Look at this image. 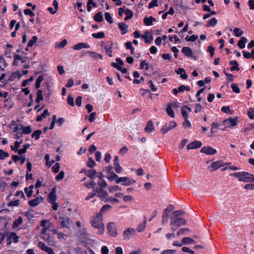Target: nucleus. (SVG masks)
Segmentation results:
<instances>
[{
	"label": "nucleus",
	"instance_id": "1",
	"mask_svg": "<svg viewBox=\"0 0 254 254\" xmlns=\"http://www.w3.org/2000/svg\"><path fill=\"white\" fill-rule=\"evenodd\" d=\"M91 225L95 228L98 230V234L101 235L104 233V225L102 222V215L100 213H98L91 220Z\"/></svg>",
	"mask_w": 254,
	"mask_h": 254
},
{
	"label": "nucleus",
	"instance_id": "2",
	"mask_svg": "<svg viewBox=\"0 0 254 254\" xmlns=\"http://www.w3.org/2000/svg\"><path fill=\"white\" fill-rule=\"evenodd\" d=\"M174 206L171 204L168 205L166 208L164 210V211L163 212L162 218L163 220L162 222L163 223H166L169 219V215L171 213V224L173 226L174 223H175V221H174V218L175 217V212H173L171 213V211L172 209L174 208Z\"/></svg>",
	"mask_w": 254,
	"mask_h": 254
},
{
	"label": "nucleus",
	"instance_id": "3",
	"mask_svg": "<svg viewBox=\"0 0 254 254\" xmlns=\"http://www.w3.org/2000/svg\"><path fill=\"white\" fill-rule=\"evenodd\" d=\"M233 177L238 179L240 182H244L245 183L249 182L251 179V174L247 172H236L232 174Z\"/></svg>",
	"mask_w": 254,
	"mask_h": 254
},
{
	"label": "nucleus",
	"instance_id": "4",
	"mask_svg": "<svg viewBox=\"0 0 254 254\" xmlns=\"http://www.w3.org/2000/svg\"><path fill=\"white\" fill-rule=\"evenodd\" d=\"M59 221L62 228H69V226L71 223V219L65 215H61L59 217Z\"/></svg>",
	"mask_w": 254,
	"mask_h": 254
},
{
	"label": "nucleus",
	"instance_id": "5",
	"mask_svg": "<svg viewBox=\"0 0 254 254\" xmlns=\"http://www.w3.org/2000/svg\"><path fill=\"white\" fill-rule=\"evenodd\" d=\"M116 183L118 184L121 183L122 185L125 186H128L136 183V181L133 179L127 177H120L116 180Z\"/></svg>",
	"mask_w": 254,
	"mask_h": 254
},
{
	"label": "nucleus",
	"instance_id": "6",
	"mask_svg": "<svg viewBox=\"0 0 254 254\" xmlns=\"http://www.w3.org/2000/svg\"><path fill=\"white\" fill-rule=\"evenodd\" d=\"M40 225L43 227L41 231V234L42 235L47 234V232L50 229L52 223L50 221L47 219H43L41 220Z\"/></svg>",
	"mask_w": 254,
	"mask_h": 254
},
{
	"label": "nucleus",
	"instance_id": "7",
	"mask_svg": "<svg viewBox=\"0 0 254 254\" xmlns=\"http://www.w3.org/2000/svg\"><path fill=\"white\" fill-rule=\"evenodd\" d=\"M226 165L225 163L223 162L222 161H217L212 162L209 166L208 169L210 170V171L212 172L214 170H216L220 168L221 167H223Z\"/></svg>",
	"mask_w": 254,
	"mask_h": 254
},
{
	"label": "nucleus",
	"instance_id": "8",
	"mask_svg": "<svg viewBox=\"0 0 254 254\" xmlns=\"http://www.w3.org/2000/svg\"><path fill=\"white\" fill-rule=\"evenodd\" d=\"M56 188H53L47 196V199L49 203H54L57 200Z\"/></svg>",
	"mask_w": 254,
	"mask_h": 254
},
{
	"label": "nucleus",
	"instance_id": "9",
	"mask_svg": "<svg viewBox=\"0 0 254 254\" xmlns=\"http://www.w3.org/2000/svg\"><path fill=\"white\" fill-rule=\"evenodd\" d=\"M200 152L208 155H212L217 153V150L210 146H204L201 148Z\"/></svg>",
	"mask_w": 254,
	"mask_h": 254
},
{
	"label": "nucleus",
	"instance_id": "10",
	"mask_svg": "<svg viewBox=\"0 0 254 254\" xmlns=\"http://www.w3.org/2000/svg\"><path fill=\"white\" fill-rule=\"evenodd\" d=\"M107 229L112 236L116 237L117 235V230L115 223L109 222L107 225Z\"/></svg>",
	"mask_w": 254,
	"mask_h": 254
},
{
	"label": "nucleus",
	"instance_id": "11",
	"mask_svg": "<svg viewBox=\"0 0 254 254\" xmlns=\"http://www.w3.org/2000/svg\"><path fill=\"white\" fill-rule=\"evenodd\" d=\"M202 143L200 141L195 140L189 143L187 147L188 150L194 149L200 147Z\"/></svg>",
	"mask_w": 254,
	"mask_h": 254
},
{
	"label": "nucleus",
	"instance_id": "12",
	"mask_svg": "<svg viewBox=\"0 0 254 254\" xmlns=\"http://www.w3.org/2000/svg\"><path fill=\"white\" fill-rule=\"evenodd\" d=\"M175 127V122L171 121L168 123H166L162 128L161 131L163 134H165L171 128Z\"/></svg>",
	"mask_w": 254,
	"mask_h": 254
},
{
	"label": "nucleus",
	"instance_id": "13",
	"mask_svg": "<svg viewBox=\"0 0 254 254\" xmlns=\"http://www.w3.org/2000/svg\"><path fill=\"white\" fill-rule=\"evenodd\" d=\"M135 230L132 228H128L124 231V237L125 240L129 239L131 235L135 233Z\"/></svg>",
	"mask_w": 254,
	"mask_h": 254
},
{
	"label": "nucleus",
	"instance_id": "14",
	"mask_svg": "<svg viewBox=\"0 0 254 254\" xmlns=\"http://www.w3.org/2000/svg\"><path fill=\"white\" fill-rule=\"evenodd\" d=\"M78 236L83 242H85L88 239V234L86 233L85 229H82L79 231Z\"/></svg>",
	"mask_w": 254,
	"mask_h": 254
},
{
	"label": "nucleus",
	"instance_id": "15",
	"mask_svg": "<svg viewBox=\"0 0 254 254\" xmlns=\"http://www.w3.org/2000/svg\"><path fill=\"white\" fill-rule=\"evenodd\" d=\"M43 200V198L42 196L37 197L35 199L29 200L28 201V204L31 207H35L42 202Z\"/></svg>",
	"mask_w": 254,
	"mask_h": 254
},
{
	"label": "nucleus",
	"instance_id": "16",
	"mask_svg": "<svg viewBox=\"0 0 254 254\" xmlns=\"http://www.w3.org/2000/svg\"><path fill=\"white\" fill-rule=\"evenodd\" d=\"M95 191L97 192V196L101 198H105L108 195L107 192L102 188L96 189Z\"/></svg>",
	"mask_w": 254,
	"mask_h": 254
},
{
	"label": "nucleus",
	"instance_id": "17",
	"mask_svg": "<svg viewBox=\"0 0 254 254\" xmlns=\"http://www.w3.org/2000/svg\"><path fill=\"white\" fill-rule=\"evenodd\" d=\"M119 27L121 30L122 35H125L128 32V26L124 22L119 23Z\"/></svg>",
	"mask_w": 254,
	"mask_h": 254
},
{
	"label": "nucleus",
	"instance_id": "18",
	"mask_svg": "<svg viewBox=\"0 0 254 254\" xmlns=\"http://www.w3.org/2000/svg\"><path fill=\"white\" fill-rule=\"evenodd\" d=\"M90 47V46L88 44L84 43H79L78 44H75L73 48L74 50H79L83 48L88 49Z\"/></svg>",
	"mask_w": 254,
	"mask_h": 254
},
{
	"label": "nucleus",
	"instance_id": "19",
	"mask_svg": "<svg viewBox=\"0 0 254 254\" xmlns=\"http://www.w3.org/2000/svg\"><path fill=\"white\" fill-rule=\"evenodd\" d=\"M172 106H175V103H170L166 108V112L170 117L174 118L175 117L174 111L172 109Z\"/></svg>",
	"mask_w": 254,
	"mask_h": 254
},
{
	"label": "nucleus",
	"instance_id": "20",
	"mask_svg": "<svg viewBox=\"0 0 254 254\" xmlns=\"http://www.w3.org/2000/svg\"><path fill=\"white\" fill-rule=\"evenodd\" d=\"M113 46L114 43L111 42L109 45H105L104 46L106 53L108 54L109 57H112V49L113 48Z\"/></svg>",
	"mask_w": 254,
	"mask_h": 254
},
{
	"label": "nucleus",
	"instance_id": "21",
	"mask_svg": "<svg viewBox=\"0 0 254 254\" xmlns=\"http://www.w3.org/2000/svg\"><path fill=\"white\" fill-rule=\"evenodd\" d=\"M182 52L186 56L191 57L192 55V52L190 48L184 47L182 49Z\"/></svg>",
	"mask_w": 254,
	"mask_h": 254
},
{
	"label": "nucleus",
	"instance_id": "22",
	"mask_svg": "<svg viewBox=\"0 0 254 254\" xmlns=\"http://www.w3.org/2000/svg\"><path fill=\"white\" fill-rule=\"evenodd\" d=\"M153 21H156V19L152 16H150L149 17H145L143 19V22L146 26L152 25Z\"/></svg>",
	"mask_w": 254,
	"mask_h": 254
},
{
	"label": "nucleus",
	"instance_id": "23",
	"mask_svg": "<svg viewBox=\"0 0 254 254\" xmlns=\"http://www.w3.org/2000/svg\"><path fill=\"white\" fill-rule=\"evenodd\" d=\"M191 112V109L187 106L182 107L181 108V113L184 118H188V112Z\"/></svg>",
	"mask_w": 254,
	"mask_h": 254
},
{
	"label": "nucleus",
	"instance_id": "24",
	"mask_svg": "<svg viewBox=\"0 0 254 254\" xmlns=\"http://www.w3.org/2000/svg\"><path fill=\"white\" fill-rule=\"evenodd\" d=\"M229 63L231 65H232V66L230 68L231 71H233L235 70H236L237 71L240 70V68L239 67V64L237 61H236V60L231 61L229 62Z\"/></svg>",
	"mask_w": 254,
	"mask_h": 254
},
{
	"label": "nucleus",
	"instance_id": "25",
	"mask_svg": "<svg viewBox=\"0 0 254 254\" xmlns=\"http://www.w3.org/2000/svg\"><path fill=\"white\" fill-rule=\"evenodd\" d=\"M41 238L50 244H53L54 243L53 237L51 236L49 234L42 235Z\"/></svg>",
	"mask_w": 254,
	"mask_h": 254
},
{
	"label": "nucleus",
	"instance_id": "26",
	"mask_svg": "<svg viewBox=\"0 0 254 254\" xmlns=\"http://www.w3.org/2000/svg\"><path fill=\"white\" fill-rule=\"evenodd\" d=\"M176 73L180 74L181 77L183 79H186L188 78V75L185 69L182 68H179L177 70H176Z\"/></svg>",
	"mask_w": 254,
	"mask_h": 254
},
{
	"label": "nucleus",
	"instance_id": "27",
	"mask_svg": "<svg viewBox=\"0 0 254 254\" xmlns=\"http://www.w3.org/2000/svg\"><path fill=\"white\" fill-rule=\"evenodd\" d=\"M176 226H180L186 223V220L184 218L177 216L176 217Z\"/></svg>",
	"mask_w": 254,
	"mask_h": 254
},
{
	"label": "nucleus",
	"instance_id": "28",
	"mask_svg": "<svg viewBox=\"0 0 254 254\" xmlns=\"http://www.w3.org/2000/svg\"><path fill=\"white\" fill-rule=\"evenodd\" d=\"M149 32L148 31L145 32L144 35L142 36V38H143L145 40V43H150L153 39V36L152 35H150L148 36Z\"/></svg>",
	"mask_w": 254,
	"mask_h": 254
},
{
	"label": "nucleus",
	"instance_id": "29",
	"mask_svg": "<svg viewBox=\"0 0 254 254\" xmlns=\"http://www.w3.org/2000/svg\"><path fill=\"white\" fill-rule=\"evenodd\" d=\"M248 42V40L246 37H242L238 43V46L241 49H244L246 46V43Z\"/></svg>",
	"mask_w": 254,
	"mask_h": 254
},
{
	"label": "nucleus",
	"instance_id": "30",
	"mask_svg": "<svg viewBox=\"0 0 254 254\" xmlns=\"http://www.w3.org/2000/svg\"><path fill=\"white\" fill-rule=\"evenodd\" d=\"M21 77V74L19 72V71H17L13 72L11 73V75L9 77V80L10 81H13L16 78H20Z\"/></svg>",
	"mask_w": 254,
	"mask_h": 254
},
{
	"label": "nucleus",
	"instance_id": "31",
	"mask_svg": "<svg viewBox=\"0 0 254 254\" xmlns=\"http://www.w3.org/2000/svg\"><path fill=\"white\" fill-rule=\"evenodd\" d=\"M97 174L96 171L95 170H89L85 171V175L88 177L93 179Z\"/></svg>",
	"mask_w": 254,
	"mask_h": 254
},
{
	"label": "nucleus",
	"instance_id": "32",
	"mask_svg": "<svg viewBox=\"0 0 254 254\" xmlns=\"http://www.w3.org/2000/svg\"><path fill=\"white\" fill-rule=\"evenodd\" d=\"M22 141H23V140H20L19 141H15L14 146L11 145L10 147L11 150L12 151H14L15 152L18 153V151L19 150L18 148L19 147L20 145L22 143Z\"/></svg>",
	"mask_w": 254,
	"mask_h": 254
},
{
	"label": "nucleus",
	"instance_id": "33",
	"mask_svg": "<svg viewBox=\"0 0 254 254\" xmlns=\"http://www.w3.org/2000/svg\"><path fill=\"white\" fill-rule=\"evenodd\" d=\"M146 224V218L145 216H144V221L142 223L138 225L136 230L138 232H141L144 231Z\"/></svg>",
	"mask_w": 254,
	"mask_h": 254
},
{
	"label": "nucleus",
	"instance_id": "34",
	"mask_svg": "<svg viewBox=\"0 0 254 254\" xmlns=\"http://www.w3.org/2000/svg\"><path fill=\"white\" fill-rule=\"evenodd\" d=\"M154 129V127L153 124V123L151 121H149L147 122V125L145 127V131L146 132H151V131Z\"/></svg>",
	"mask_w": 254,
	"mask_h": 254
},
{
	"label": "nucleus",
	"instance_id": "35",
	"mask_svg": "<svg viewBox=\"0 0 254 254\" xmlns=\"http://www.w3.org/2000/svg\"><path fill=\"white\" fill-rule=\"evenodd\" d=\"M22 221L23 219L22 217L19 216L17 219H16L14 221L12 224V228L14 229L17 228L19 225L22 224Z\"/></svg>",
	"mask_w": 254,
	"mask_h": 254
},
{
	"label": "nucleus",
	"instance_id": "36",
	"mask_svg": "<svg viewBox=\"0 0 254 254\" xmlns=\"http://www.w3.org/2000/svg\"><path fill=\"white\" fill-rule=\"evenodd\" d=\"M94 20L97 22H101L103 20V17L101 11L98 12L93 17Z\"/></svg>",
	"mask_w": 254,
	"mask_h": 254
},
{
	"label": "nucleus",
	"instance_id": "37",
	"mask_svg": "<svg viewBox=\"0 0 254 254\" xmlns=\"http://www.w3.org/2000/svg\"><path fill=\"white\" fill-rule=\"evenodd\" d=\"M9 238L12 240L13 243H16L18 242L19 236H18L15 232H11L9 234Z\"/></svg>",
	"mask_w": 254,
	"mask_h": 254
},
{
	"label": "nucleus",
	"instance_id": "38",
	"mask_svg": "<svg viewBox=\"0 0 254 254\" xmlns=\"http://www.w3.org/2000/svg\"><path fill=\"white\" fill-rule=\"evenodd\" d=\"M84 186L86 187L88 189H90V188H92L93 189V190L95 192V190L96 189L95 188V186L96 185V183L94 181H92L90 183L88 182H85L83 184Z\"/></svg>",
	"mask_w": 254,
	"mask_h": 254
},
{
	"label": "nucleus",
	"instance_id": "39",
	"mask_svg": "<svg viewBox=\"0 0 254 254\" xmlns=\"http://www.w3.org/2000/svg\"><path fill=\"white\" fill-rule=\"evenodd\" d=\"M185 90H186L187 91H190V87L189 86H185V85H182L180 86L178 90L176 89V95L177 94L178 92H183Z\"/></svg>",
	"mask_w": 254,
	"mask_h": 254
},
{
	"label": "nucleus",
	"instance_id": "40",
	"mask_svg": "<svg viewBox=\"0 0 254 254\" xmlns=\"http://www.w3.org/2000/svg\"><path fill=\"white\" fill-rule=\"evenodd\" d=\"M125 14L126 15V16L125 18V20H129L131 19L133 16V12L128 8H127L125 10Z\"/></svg>",
	"mask_w": 254,
	"mask_h": 254
},
{
	"label": "nucleus",
	"instance_id": "41",
	"mask_svg": "<svg viewBox=\"0 0 254 254\" xmlns=\"http://www.w3.org/2000/svg\"><path fill=\"white\" fill-rule=\"evenodd\" d=\"M30 144H25L22 146V148H20L18 151V153L20 155L25 153L27 149L30 147Z\"/></svg>",
	"mask_w": 254,
	"mask_h": 254
},
{
	"label": "nucleus",
	"instance_id": "42",
	"mask_svg": "<svg viewBox=\"0 0 254 254\" xmlns=\"http://www.w3.org/2000/svg\"><path fill=\"white\" fill-rule=\"evenodd\" d=\"M42 132L41 130H36L31 134V137L32 138H35L36 140H38L40 138V136Z\"/></svg>",
	"mask_w": 254,
	"mask_h": 254
},
{
	"label": "nucleus",
	"instance_id": "43",
	"mask_svg": "<svg viewBox=\"0 0 254 254\" xmlns=\"http://www.w3.org/2000/svg\"><path fill=\"white\" fill-rule=\"evenodd\" d=\"M32 132V128L31 126H27L26 127H24L23 126V127L22 129V133L23 134H30Z\"/></svg>",
	"mask_w": 254,
	"mask_h": 254
},
{
	"label": "nucleus",
	"instance_id": "44",
	"mask_svg": "<svg viewBox=\"0 0 254 254\" xmlns=\"http://www.w3.org/2000/svg\"><path fill=\"white\" fill-rule=\"evenodd\" d=\"M217 23V20L215 17L211 19V20L208 22L206 24L207 27H214Z\"/></svg>",
	"mask_w": 254,
	"mask_h": 254
},
{
	"label": "nucleus",
	"instance_id": "45",
	"mask_svg": "<svg viewBox=\"0 0 254 254\" xmlns=\"http://www.w3.org/2000/svg\"><path fill=\"white\" fill-rule=\"evenodd\" d=\"M43 92L41 90H38L37 92V98L36 102L39 103L41 101L43 100V97L42 95Z\"/></svg>",
	"mask_w": 254,
	"mask_h": 254
},
{
	"label": "nucleus",
	"instance_id": "46",
	"mask_svg": "<svg viewBox=\"0 0 254 254\" xmlns=\"http://www.w3.org/2000/svg\"><path fill=\"white\" fill-rule=\"evenodd\" d=\"M43 79L44 78L43 75H40L37 78L35 83V88L36 89H39L40 88L41 86V83L43 80Z\"/></svg>",
	"mask_w": 254,
	"mask_h": 254
},
{
	"label": "nucleus",
	"instance_id": "47",
	"mask_svg": "<svg viewBox=\"0 0 254 254\" xmlns=\"http://www.w3.org/2000/svg\"><path fill=\"white\" fill-rule=\"evenodd\" d=\"M107 178L111 181H116V180H118V179H119L120 178L114 172H111V174H109V176H107Z\"/></svg>",
	"mask_w": 254,
	"mask_h": 254
},
{
	"label": "nucleus",
	"instance_id": "48",
	"mask_svg": "<svg viewBox=\"0 0 254 254\" xmlns=\"http://www.w3.org/2000/svg\"><path fill=\"white\" fill-rule=\"evenodd\" d=\"M38 38L36 36H33L32 39L28 42L27 46L28 47H32L35 43L37 42Z\"/></svg>",
	"mask_w": 254,
	"mask_h": 254
},
{
	"label": "nucleus",
	"instance_id": "49",
	"mask_svg": "<svg viewBox=\"0 0 254 254\" xmlns=\"http://www.w3.org/2000/svg\"><path fill=\"white\" fill-rule=\"evenodd\" d=\"M198 36L196 35H192L191 36H187L185 38V39L187 41L194 42L198 39Z\"/></svg>",
	"mask_w": 254,
	"mask_h": 254
},
{
	"label": "nucleus",
	"instance_id": "50",
	"mask_svg": "<svg viewBox=\"0 0 254 254\" xmlns=\"http://www.w3.org/2000/svg\"><path fill=\"white\" fill-rule=\"evenodd\" d=\"M140 69H145L146 70H147L149 69V65L148 63L146 62V61L143 60L141 61L140 64Z\"/></svg>",
	"mask_w": 254,
	"mask_h": 254
},
{
	"label": "nucleus",
	"instance_id": "51",
	"mask_svg": "<svg viewBox=\"0 0 254 254\" xmlns=\"http://www.w3.org/2000/svg\"><path fill=\"white\" fill-rule=\"evenodd\" d=\"M19 204H20V200L19 199H16L15 200H12V201H9L7 205L9 207L18 206L19 205Z\"/></svg>",
	"mask_w": 254,
	"mask_h": 254
},
{
	"label": "nucleus",
	"instance_id": "52",
	"mask_svg": "<svg viewBox=\"0 0 254 254\" xmlns=\"http://www.w3.org/2000/svg\"><path fill=\"white\" fill-rule=\"evenodd\" d=\"M92 36L94 38L100 39L105 37V34L103 32H100L97 33L92 34Z\"/></svg>",
	"mask_w": 254,
	"mask_h": 254
},
{
	"label": "nucleus",
	"instance_id": "53",
	"mask_svg": "<svg viewBox=\"0 0 254 254\" xmlns=\"http://www.w3.org/2000/svg\"><path fill=\"white\" fill-rule=\"evenodd\" d=\"M234 34L236 37H240L244 34V31L241 30L239 28H235L234 29Z\"/></svg>",
	"mask_w": 254,
	"mask_h": 254
},
{
	"label": "nucleus",
	"instance_id": "54",
	"mask_svg": "<svg viewBox=\"0 0 254 254\" xmlns=\"http://www.w3.org/2000/svg\"><path fill=\"white\" fill-rule=\"evenodd\" d=\"M194 242V241L193 239L189 237H185L182 240V243L184 244H191L193 243Z\"/></svg>",
	"mask_w": 254,
	"mask_h": 254
},
{
	"label": "nucleus",
	"instance_id": "55",
	"mask_svg": "<svg viewBox=\"0 0 254 254\" xmlns=\"http://www.w3.org/2000/svg\"><path fill=\"white\" fill-rule=\"evenodd\" d=\"M105 18L110 24L113 23V19L110 13L107 12L105 13Z\"/></svg>",
	"mask_w": 254,
	"mask_h": 254
},
{
	"label": "nucleus",
	"instance_id": "56",
	"mask_svg": "<svg viewBox=\"0 0 254 254\" xmlns=\"http://www.w3.org/2000/svg\"><path fill=\"white\" fill-rule=\"evenodd\" d=\"M9 156V154L0 148V159L3 160L5 157Z\"/></svg>",
	"mask_w": 254,
	"mask_h": 254
},
{
	"label": "nucleus",
	"instance_id": "57",
	"mask_svg": "<svg viewBox=\"0 0 254 254\" xmlns=\"http://www.w3.org/2000/svg\"><path fill=\"white\" fill-rule=\"evenodd\" d=\"M231 88L233 91L235 93H239L240 92V90L237 83H233L231 85Z\"/></svg>",
	"mask_w": 254,
	"mask_h": 254
},
{
	"label": "nucleus",
	"instance_id": "58",
	"mask_svg": "<svg viewBox=\"0 0 254 254\" xmlns=\"http://www.w3.org/2000/svg\"><path fill=\"white\" fill-rule=\"evenodd\" d=\"M95 165V163L91 157H89L87 163L88 167L92 168Z\"/></svg>",
	"mask_w": 254,
	"mask_h": 254
},
{
	"label": "nucleus",
	"instance_id": "59",
	"mask_svg": "<svg viewBox=\"0 0 254 254\" xmlns=\"http://www.w3.org/2000/svg\"><path fill=\"white\" fill-rule=\"evenodd\" d=\"M115 171L117 173H121L123 171V168L120 166V164L114 165Z\"/></svg>",
	"mask_w": 254,
	"mask_h": 254
},
{
	"label": "nucleus",
	"instance_id": "60",
	"mask_svg": "<svg viewBox=\"0 0 254 254\" xmlns=\"http://www.w3.org/2000/svg\"><path fill=\"white\" fill-rule=\"evenodd\" d=\"M60 163H56L52 167V171L54 173H58L60 171Z\"/></svg>",
	"mask_w": 254,
	"mask_h": 254
},
{
	"label": "nucleus",
	"instance_id": "61",
	"mask_svg": "<svg viewBox=\"0 0 254 254\" xmlns=\"http://www.w3.org/2000/svg\"><path fill=\"white\" fill-rule=\"evenodd\" d=\"M67 102L69 105L73 106L74 105V98L70 95H68L67 99Z\"/></svg>",
	"mask_w": 254,
	"mask_h": 254
},
{
	"label": "nucleus",
	"instance_id": "62",
	"mask_svg": "<svg viewBox=\"0 0 254 254\" xmlns=\"http://www.w3.org/2000/svg\"><path fill=\"white\" fill-rule=\"evenodd\" d=\"M108 190L110 192H113L116 190H121L122 189L118 186H110L108 188Z\"/></svg>",
	"mask_w": 254,
	"mask_h": 254
},
{
	"label": "nucleus",
	"instance_id": "63",
	"mask_svg": "<svg viewBox=\"0 0 254 254\" xmlns=\"http://www.w3.org/2000/svg\"><path fill=\"white\" fill-rule=\"evenodd\" d=\"M104 201L105 202H119V201L116 198H114L112 196H110V197L105 198Z\"/></svg>",
	"mask_w": 254,
	"mask_h": 254
},
{
	"label": "nucleus",
	"instance_id": "64",
	"mask_svg": "<svg viewBox=\"0 0 254 254\" xmlns=\"http://www.w3.org/2000/svg\"><path fill=\"white\" fill-rule=\"evenodd\" d=\"M248 116L249 118L251 119H254V109L252 108H250L248 112Z\"/></svg>",
	"mask_w": 254,
	"mask_h": 254
}]
</instances>
